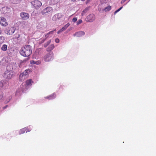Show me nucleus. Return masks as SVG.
Listing matches in <instances>:
<instances>
[{"label":"nucleus","instance_id":"nucleus-2","mask_svg":"<svg viewBox=\"0 0 156 156\" xmlns=\"http://www.w3.org/2000/svg\"><path fill=\"white\" fill-rule=\"evenodd\" d=\"M32 69H28L25 70L24 72L20 74L19 76L20 81H23L28 76L27 74L32 72Z\"/></svg>","mask_w":156,"mask_h":156},{"label":"nucleus","instance_id":"nucleus-36","mask_svg":"<svg viewBox=\"0 0 156 156\" xmlns=\"http://www.w3.org/2000/svg\"><path fill=\"white\" fill-rule=\"evenodd\" d=\"M6 107H7V106L4 107H3V108H4V109H5V108H6Z\"/></svg>","mask_w":156,"mask_h":156},{"label":"nucleus","instance_id":"nucleus-27","mask_svg":"<svg viewBox=\"0 0 156 156\" xmlns=\"http://www.w3.org/2000/svg\"><path fill=\"white\" fill-rule=\"evenodd\" d=\"M122 7H121L119 9H118V10L115 11L114 12V14H116L117 12H118L120 10H121L122 9Z\"/></svg>","mask_w":156,"mask_h":156},{"label":"nucleus","instance_id":"nucleus-29","mask_svg":"<svg viewBox=\"0 0 156 156\" xmlns=\"http://www.w3.org/2000/svg\"><path fill=\"white\" fill-rule=\"evenodd\" d=\"M41 63V62L40 61H35V64H37V65H39V64H40Z\"/></svg>","mask_w":156,"mask_h":156},{"label":"nucleus","instance_id":"nucleus-35","mask_svg":"<svg viewBox=\"0 0 156 156\" xmlns=\"http://www.w3.org/2000/svg\"><path fill=\"white\" fill-rule=\"evenodd\" d=\"M126 0H122L121 1V3H124Z\"/></svg>","mask_w":156,"mask_h":156},{"label":"nucleus","instance_id":"nucleus-7","mask_svg":"<svg viewBox=\"0 0 156 156\" xmlns=\"http://www.w3.org/2000/svg\"><path fill=\"white\" fill-rule=\"evenodd\" d=\"M95 16L94 14H92L88 15L86 18V21L89 22H92L95 20Z\"/></svg>","mask_w":156,"mask_h":156},{"label":"nucleus","instance_id":"nucleus-15","mask_svg":"<svg viewBox=\"0 0 156 156\" xmlns=\"http://www.w3.org/2000/svg\"><path fill=\"white\" fill-rule=\"evenodd\" d=\"M34 83L31 79L28 80L26 81V83L27 86H31L32 83Z\"/></svg>","mask_w":156,"mask_h":156},{"label":"nucleus","instance_id":"nucleus-3","mask_svg":"<svg viewBox=\"0 0 156 156\" xmlns=\"http://www.w3.org/2000/svg\"><path fill=\"white\" fill-rule=\"evenodd\" d=\"M32 7L35 9L39 8L42 5V3L38 0H34L30 2Z\"/></svg>","mask_w":156,"mask_h":156},{"label":"nucleus","instance_id":"nucleus-25","mask_svg":"<svg viewBox=\"0 0 156 156\" xmlns=\"http://www.w3.org/2000/svg\"><path fill=\"white\" fill-rule=\"evenodd\" d=\"M111 7L110 6H107L105 8V11H109L111 10Z\"/></svg>","mask_w":156,"mask_h":156},{"label":"nucleus","instance_id":"nucleus-24","mask_svg":"<svg viewBox=\"0 0 156 156\" xmlns=\"http://www.w3.org/2000/svg\"><path fill=\"white\" fill-rule=\"evenodd\" d=\"M51 42V40H50L48 41L46 43L44 44V46L46 48V47L48 45H49Z\"/></svg>","mask_w":156,"mask_h":156},{"label":"nucleus","instance_id":"nucleus-17","mask_svg":"<svg viewBox=\"0 0 156 156\" xmlns=\"http://www.w3.org/2000/svg\"><path fill=\"white\" fill-rule=\"evenodd\" d=\"M52 10V8L50 7H48L46 8L44 10V12L45 13H48L49 12H50Z\"/></svg>","mask_w":156,"mask_h":156},{"label":"nucleus","instance_id":"nucleus-16","mask_svg":"<svg viewBox=\"0 0 156 156\" xmlns=\"http://www.w3.org/2000/svg\"><path fill=\"white\" fill-rule=\"evenodd\" d=\"M54 45L53 44H51L47 48L46 51H51L54 48Z\"/></svg>","mask_w":156,"mask_h":156},{"label":"nucleus","instance_id":"nucleus-34","mask_svg":"<svg viewBox=\"0 0 156 156\" xmlns=\"http://www.w3.org/2000/svg\"><path fill=\"white\" fill-rule=\"evenodd\" d=\"M62 31H63V30H62V29H61L60 30H58V32H57V33L58 34H59L61 32H62Z\"/></svg>","mask_w":156,"mask_h":156},{"label":"nucleus","instance_id":"nucleus-1","mask_svg":"<svg viewBox=\"0 0 156 156\" xmlns=\"http://www.w3.org/2000/svg\"><path fill=\"white\" fill-rule=\"evenodd\" d=\"M31 47L30 45H25L21 48L20 51V54L24 57H28L32 54Z\"/></svg>","mask_w":156,"mask_h":156},{"label":"nucleus","instance_id":"nucleus-13","mask_svg":"<svg viewBox=\"0 0 156 156\" xmlns=\"http://www.w3.org/2000/svg\"><path fill=\"white\" fill-rule=\"evenodd\" d=\"M15 31L14 28L11 27L9 28L7 33L8 35H11L13 34Z\"/></svg>","mask_w":156,"mask_h":156},{"label":"nucleus","instance_id":"nucleus-9","mask_svg":"<svg viewBox=\"0 0 156 156\" xmlns=\"http://www.w3.org/2000/svg\"><path fill=\"white\" fill-rule=\"evenodd\" d=\"M8 85V83L5 81L2 80L0 82V89H5Z\"/></svg>","mask_w":156,"mask_h":156},{"label":"nucleus","instance_id":"nucleus-30","mask_svg":"<svg viewBox=\"0 0 156 156\" xmlns=\"http://www.w3.org/2000/svg\"><path fill=\"white\" fill-rule=\"evenodd\" d=\"M3 97V94L2 92H0V100Z\"/></svg>","mask_w":156,"mask_h":156},{"label":"nucleus","instance_id":"nucleus-14","mask_svg":"<svg viewBox=\"0 0 156 156\" xmlns=\"http://www.w3.org/2000/svg\"><path fill=\"white\" fill-rule=\"evenodd\" d=\"M56 95L55 93H53L49 96L45 97V98L48 99H53L56 97Z\"/></svg>","mask_w":156,"mask_h":156},{"label":"nucleus","instance_id":"nucleus-26","mask_svg":"<svg viewBox=\"0 0 156 156\" xmlns=\"http://www.w3.org/2000/svg\"><path fill=\"white\" fill-rule=\"evenodd\" d=\"M82 20H79L76 22L77 25H78L82 23Z\"/></svg>","mask_w":156,"mask_h":156},{"label":"nucleus","instance_id":"nucleus-37","mask_svg":"<svg viewBox=\"0 0 156 156\" xmlns=\"http://www.w3.org/2000/svg\"><path fill=\"white\" fill-rule=\"evenodd\" d=\"M2 33V31L1 30H0V34H1Z\"/></svg>","mask_w":156,"mask_h":156},{"label":"nucleus","instance_id":"nucleus-4","mask_svg":"<svg viewBox=\"0 0 156 156\" xmlns=\"http://www.w3.org/2000/svg\"><path fill=\"white\" fill-rule=\"evenodd\" d=\"M53 58V53L52 52H50L45 55L44 59L45 62H49L51 61Z\"/></svg>","mask_w":156,"mask_h":156},{"label":"nucleus","instance_id":"nucleus-32","mask_svg":"<svg viewBox=\"0 0 156 156\" xmlns=\"http://www.w3.org/2000/svg\"><path fill=\"white\" fill-rule=\"evenodd\" d=\"M72 20L74 22H76L77 20V18L76 17H74L73 19Z\"/></svg>","mask_w":156,"mask_h":156},{"label":"nucleus","instance_id":"nucleus-21","mask_svg":"<svg viewBox=\"0 0 156 156\" xmlns=\"http://www.w3.org/2000/svg\"><path fill=\"white\" fill-rule=\"evenodd\" d=\"M69 23H68L67 24L65 25L61 29L63 31L67 29L68 27L69 26Z\"/></svg>","mask_w":156,"mask_h":156},{"label":"nucleus","instance_id":"nucleus-38","mask_svg":"<svg viewBox=\"0 0 156 156\" xmlns=\"http://www.w3.org/2000/svg\"><path fill=\"white\" fill-rule=\"evenodd\" d=\"M72 1H73V2L75 1L76 0H71Z\"/></svg>","mask_w":156,"mask_h":156},{"label":"nucleus","instance_id":"nucleus-19","mask_svg":"<svg viewBox=\"0 0 156 156\" xmlns=\"http://www.w3.org/2000/svg\"><path fill=\"white\" fill-rule=\"evenodd\" d=\"M60 0H51L50 3L52 5H54L57 3Z\"/></svg>","mask_w":156,"mask_h":156},{"label":"nucleus","instance_id":"nucleus-11","mask_svg":"<svg viewBox=\"0 0 156 156\" xmlns=\"http://www.w3.org/2000/svg\"><path fill=\"white\" fill-rule=\"evenodd\" d=\"M85 34V32L83 31H80L75 33L74 34V37L76 36L78 37H81Z\"/></svg>","mask_w":156,"mask_h":156},{"label":"nucleus","instance_id":"nucleus-33","mask_svg":"<svg viewBox=\"0 0 156 156\" xmlns=\"http://www.w3.org/2000/svg\"><path fill=\"white\" fill-rule=\"evenodd\" d=\"M55 41L56 43H58L59 42V39L57 38L55 39Z\"/></svg>","mask_w":156,"mask_h":156},{"label":"nucleus","instance_id":"nucleus-39","mask_svg":"<svg viewBox=\"0 0 156 156\" xmlns=\"http://www.w3.org/2000/svg\"><path fill=\"white\" fill-rule=\"evenodd\" d=\"M27 60H28L29 58H27Z\"/></svg>","mask_w":156,"mask_h":156},{"label":"nucleus","instance_id":"nucleus-31","mask_svg":"<svg viewBox=\"0 0 156 156\" xmlns=\"http://www.w3.org/2000/svg\"><path fill=\"white\" fill-rule=\"evenodd\" d=\"M35 61H34V60H31L30 61V64H35Z\"/></svg>","mask_w":156,"mask_h":156},{"label":"nucleus","instance_id":"nucleus-8","mask_svg":"<svg viewBox=\"0 0 156 156\" xmlns=\"http://www.w3.org/2000/svg\"><path fill=\"white\" fill-rule=\"evenodd\" d=\"M63 16V15L61 13H58L54 15L52 17V19L54 21H55L59 20Z\"/></svg>","mask_w":156,"mask_h":156},{"label":"nucleus","instance_id":"nucleus-28","mask_svg":"<svg viewBox=\"0 0 156 156\" xmlns=\"http://www.w3.org/2000/svg\"><path fill=\"white\" fill-rule=\"evenodd\" d=\"M122 7H121L119 9H118V10L115 11L114 12V14H116L117 12H118L120 10H121L122 9Z\"/></svg>","mask_w":156,"mask_h":156},{"label":"nucleus","instance_id":"nucleus-40","mask_svg":"<svg viewBox=\"0 0 156 156\" xmlns=\"http://www.w3.org/2000/svg\"><path fill=\"white\" fill-rule=\"evenodd\" d=\"M10 99H9V101H8V102H9V101H10Z\"/></svg>","mask_w":156,"mask_h":156},{"label":"nucleus","instance_id":"nucleus-12","mask_svg":"<svg viewBox=\"0 0 156 156\" xmlns=\"http://www.w3.org/2000/svg\"><path fill=\"white\" fill-rule=\"evenodd\" d=\"M11 11L10 8L7 7H5L2 9V12L3 14H6L10 12Z\"/></svg>","mask_w":156,"mask_h":156},{"label":"nucleus","instance_id":"nucleus-22","mask_svg":"<svg viewBox=\"0 0 156 156\" xmlns=\"http://www.w3.org/2000/svg\"><path fill=\"white\" fill-rule=\"evenodd\" d=\"M5 37L2 36H0V45L2 44L4 41Z\"/></svg>","mask_w":156,"mask_h":156},{"label":"nucleus","instance_id":"nucleus-5","mask_svg":"<svg viewBox=\"0 0 156 156\" xmlns=\"http://www.w3.org/2000/svg\"><path fill=\"white\" fill-rule=\"evenodd\" d=\"M14 74V72L12 70L6 71L4 74V76L5 78L8 79H11Z\"/></svg>","mask_w":156,"mask_h":156},{"label":"nucleus","instance_id":"nucleus-18","mask_svg":"<svg viewBox=\"0 0 156 156\" xmlns=\"http://www.w3.org/2000/svg\"><path fill=\"white\" fill-rule=\"evenodd\" d=\"M56 30L55 29L53 31H50L45 36V37L46 38H47L48 37H49V35L50 34H52L54 33V31H56Z\"/></svg>","mask_w":156,"mask_h":156},{"label":"nucleus","instance_id":"nucleus-20","mask_svg":"<svg viewBox=\"0 0 156 156\" xmlns=\"http://www.w3.org/2000/svg\"><path fill=\"white\" fill-rule=\"evenodd\" d=\"M7 49V45L6 44H3L1 48V50L3 51H5Z\"/></svg>","mask_w":156,"mask_h":156},{"label":"nucleus","instance_id":"nucleus-6","mask_svg":"<svg viewBox=\"0 0 156 156\" xmlns=\"http://www.w3.org/2000/svg\"><path fill=\"white\" fill-rule=\"evenodd\" d=\"M20 15L22 19L24 20H28L30 17L29 14L25 12H21L20 13Z\"/></svg>","mask_w":156,"mask_h":156},{"label":"nucleus","instance_id":"nucleus-23","mask_svg":"<svg viewBox=\"0 0 156 156\" xmlns=\"http://www.w3.org/2000/svg\"><path fill=\"white\" fill-rule=\"evenodd\" d=\"M26 130V129L25 128H23L21 129L19 131V134H21L24 133Z\"/></svg>","mask_w":156,"mask_h":156},{"label":"nucleus","instance_id":"nucleus-10","mask_svg":"<svg viewBox=\"0 0 156 156\" xmlns=\"http://www.w3.org/2000/svg\"><path fill=\"white\" fill-rule=\"evenodd\" d=\"M0 24L4 26H7L8 24L6 19L3 17H0Z\"/></svg>","mask_w":156,"mask_h":156}]
</instances>
